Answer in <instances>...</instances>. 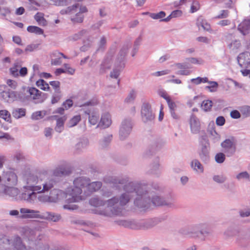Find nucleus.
Returning <instances> with one entry per match:
<instances>
[{
	"instance_id": "nucleus-23",
	"label": "nucleus",
	"mask_w": 250,
	"mask_h": 250,
	"mask_svg": "<svg viewBox=\"0 0 250 250\" xmlns=\"http://www.w3.org/2000/svg\"><path fill=\"white\" fill-rule=\"evenodd\" d=\"M3 193L15 199H17L20 194L19 190L15 188L3 186Z\"/></svg>"
},
{
	"instance_id": "nucleus-60",
	"label": "nucleus",
	"mask_w": 250,
	"mask_h": 250,
	"mask_svg": "<svg viewBox=\"0 0 250 250\" xmlns=\"http://www.w3.org/2000/svg\"><path fill=\"white\" fill-rule=\"evenodd\" d=\"M71 223L72 224H78L82 226H88L90 224L89 222H85L80 219H72L71 220Z\"/></svg>"
},
{
	"instance_id": "nucleus-12",
	"label": "nucleus",
	"mask_w": 250,
	"mask_h": 250,
	"mask_svg": "<svg viewBox=\"0 0 250 250\" xmlns=\"http://www.w3.org/2000/svg\"><path fill=\"white\" fill-rule=\"evenodd\" d=\"M31 98L35 101L36 104L42 103L45 99V94L42 93L35 87H30L28 90Z\"/></svg>"
},
{
	"instance_id": "nucleus-14",
	"label": "nucleus",
	"mask_w": 250,
	"mask_h": 250,
	"mask_svg": "<svg viewBox=\"0 0 250 250\" xmlns=\"http://www.w3.org/2000/svg\"><path fill=\"white\" fill-rule=\"evenodd\" d=\"M201 160L204 163H207L209 162V146L204 144L202 142V146L200 150L198 152Z\"/></svg>"
},
{
	"instance_id": "nucleus-21",
	"label": "nucleus",
	"mask_w": 250,
	"mask_h": 250,
	"mask_svg": "<svg viewBox=\"0 0 250 250\" xmlns=\"http://www.w3.org/2000/svg\"><path fill=\"white\" fill-rule=\"evenodd\" d=\"M71 171L69 168L63 167H57L53 170V175L55 177H62L69 175Z\"/></svg>"
},
{
	"instance_id": "nucleus-54",
	"label": "nucleus",
	"mask_w": 250,
	"mask_h": 250,
	"mask_svg": "<svg viewBox=\"0 0 250 250\" xmlns=\"http://www.w3.org/2000/svg\"><path fill=\"white\" fill-rule=\"evenodd\" d=\"M159 160L158 158H156L153 163L151 164L150 172L154 174L156 173L157 170L159 169Z\"/></svg>"
},
{
	"instance_id": "nucleus-19",
	"label": "nucleus",
	"mask_w": 250,
	"mask_h": 250,
	"mask_svg": "<svg viewBox=\"0 0 250 250\" xmlns=\"http://www.w3.org/2000/svg\"><path fill=\"white\" fill-rule=\"evenodd\" d=\"M237 29L244 36L250 34V20L243 21L238 25Z\"/></svg>"
},
{
	"instance_id": "nucleus-4",
	"label": "nucleus",
	"mask_w": 250,
	"mask_h": 250,
	"mask_svg": "<svg viewBox=\"0 0 250 250\" xmlns=\"http://www.w3.org/2000/svg\"><path fill=\"white\" fill-rule=\"evenodd\" d=\"M142 187H145L146 192L143 193V194L141 197V201L144 202L147 201L146 206L144 207H140V208L147 209L149 208L151 204H153L155 206H165L169 208H174V200L173 198H171L170 200H166L162 197L155 195L154 193L151 191L149 187L145 184H142Z\"/></svg>"
},
{
	"instance_id": "nucleus-17",
	"label": "nucleus",
	"mask_w": 250,
	"mask_h": 250,
	"mask_svg": "<svg viewBox=\"0 0 250 250\" xmlns=\"http://www.w3.org/2000/svg\"><path fill=\"white\" fill-rule=\"evenodd\" d=\"M117 224L131 229H137V221L134 220L120 219L115 221Z\"/></svg>"
},
{
	"instance_id": "nucleus-56",
	"label": "nucleus",
	"mask_w": 250,
	"mask_h": 250,
	"mask_svg": "<svg viewBox=\"0 0 250 250\" xmlns=\"http://www.w3.org/2000/svg\"><path fill=\"white\" fill-rule=\"evenodd\" d=\"M49 84L55 89V93H61L60 83L59 81H51Z\"/></svg>"
},
{
	"instance_id": "nucleus-47",
	"label": "nucleus",
	"mask_w": 250,
	"mask_h": 250,
	"mask_svg": "<svg viewBox=\"0 0 250 250\" xmlns=\"http://www.w3.org/2000/svg\"><path fill=\"white\" fill-rule=\"evenodd\" d=\"M197 24L198 26L200 25L202 28L207 31H209L210 29L209 24L207 22L205 21L202 19H198Z\"/></svg>"
},
{
	"instance_id": "nucleus-44",
	"label": "nucleus",
	"mask_w": 250,
	"mask_h": 250,
	"mask_svg": "<svg viewBox=\"0 0 250 250\" xmlns=\"http://www.w3.org/2000/svg\"><path fill=\"white\" fill-rule=\"evenodd\" d=\"M210 85L206 86L205 89H208L211 92H215L217 91V88L218 86V84L216 82L210 81L208 82Z\"/></svg>"
},
{
	"instance_id": "nucleus-64",
	"label": "nucleus",
	"mask_w": 250,
	"mask_h": 250,
	"mask_svg": "<svg viewBox=\"0 0 250 250\" xmlns=\"http://www.w3.org/2000/svg\"><path fill=\"white\" fill-rule=\"evenodd\" d=\"M168 100L167 101V104L168 105L170 111L172 110H175V109L176 108V105L175 103L173 102L171 99H167Z\"/></svg>"
},
{
	"instance_id": "nucleus-62",
	"label": "nucleus",
	"mask_w": 250,
	"mask_h": 250,
	"mask_svg": "<svg viewBox=\"0 0 250 250\" xmlns=\"http://www.w3.org/2000/svg\"><path fill=\"white\" fill-rule=\"evenodd\" d=\"M61 93H55L52 96L51 100V103L54 104L57 103L61 99Z\"/></svg>"
},
{
	"instance_id": "nucleus-6",
	"label": "nucleus",
	"mask_w": 250,
	"mask_h": 250,
	"mask_svg": "<svg viewBox=\"0 0 250 250\" xmlns=\"http://www.w3.org/2000/svg\"><path fill=\"white\" fill-rule=\"evenodd\" d=\"M198 228L200 229L199 232H193L191 229H188L181 230V232L183 235L191 237H199L202 240H205L206 237L212 234V230L206 224H199Z\"/></svg>"
},
{
	"instance_id": "nucleus-7",
	"label": "nucleus",
	"mask_w": 250,
	"mask_h": 250,
	"mask_svg": "<svg viewBox=\"0 0 250 250\" xmlns=\"http://www.w3.org/2000/svg\"><path fill=\"white\" fill-rule=\"evenodd\" d=\"M42 193L38 197L39 201L42 203H56L62 198L64 194L62 190L56 188L51 190L49 195Z\"/></svg>"
},
{
	"instance_id": "nucleus-32",
	"label": "nucleus",
	"mask_w": 250,
	"mask_h": 250,
	"mask_svg": "<svg viewBox=\"0 0 250 250\" xmlns=\"http://www.w3.org/2000/svg\"><path fill=\"white\" fill-rule=\"evenodd\" d=\"M89 145V141L87 138H83L81 139L79 142L76 145V148L78 150H81L87 147Z\"/></svg>"
},
{
	"instance_id": "nucleus-39",
	"label": "nucleus",
	"mask_w": 250,
	"mask_h": 250,
	"mask_svg": "<svg viewBox=\"0 0 250 250\" xmlns=\"http://www.w3.org/2000/svg\"><path fill=\"white\" fill-rule=\"evenodd\" d=\"M81 119V118L80 115H76L74 116L69 120V122L68 123V126L69 127H72L75 126L80 121Z\"/></svg>"
},
{
	"instance_id": "nucleus-42",
	"label": "nucleus",
	"mask_w": 250,
	"mask_h": 250,
	"mask_svg": "<svg viewBox=\"0 0 250 250\" xmlns=\"http://www.w3.org/2000/svg\"><path fill=\"white\" fill-rule=\"evenodd\" d=\"M226 154L223 152L217 153L214 157L215 160L217 163L222 164L226 159Z\"/></svg>"
},
{
	"instance_id": "nucleus-48",
	"label": "nucleus",
	"mask_w": 250,
	"mask_h": 250,
	"mask_svg": "<svg viewBox=\"0 0 250 250\" xmlns=\"http://www.w3.org/2000/svg\"><path fill=\"white\" fill-rule=\"evenodd\" d=\"M34 213H28V214L23 215L22 218H41L42 215L39 214V211L37 210H33Z\"/></svg>"
},
{
	"instance_id": "nucleus-3",
	"label": "nucleus",
	"mask_w": 250,
	"mask_h": 250,
	"mask_svg": "<svg viewBox=\"0 0 250 250\" xmlns=\"http://www.w3.org/2000/svg\"><path fill=\"white\" fill-rule=\"evenodd\" d=\"M24 179L26 185L23 187V188L36 191L38 193L48 191L56 183L54 178L44 179L41 177V175L37 176L32 173L26 175Z\"/></svg>"
},
{
	"instance_id": "nucleus-40",
	"label": "nucleus",
	"mask_w": 250,
	"mask_h": 250,
	"mask_svg": "<svg viewBox=\"0 0 250 250\" xmlns=\"http://www.w3.org/2000/svg\"><path fill=\"white\" fill-rule=\"evenodd\" d=\"M227 177L224 175H215L212 177L213 180L218 184H223L227 180Z\"/></svg>"
},
{
	"instance_id": "nucleus-16",
	"label": "nucleus",
	"mask_w": 250,
	"mask_h": 250,
	"mask_svg": "<svg viewBox=\"0 0 250 250\" xmlns=\"http://www.w3.org/2000/svg\"><path fill=\"white\" fill-rule=\"evenodd\" d=\"M3 179L6 184L10 186L15 185L18 181L17 176L12 171L6 172L4 175Z\"/></svg>"
},
{
	"instance_id": "nucleus-20",
	"label": "nucleus",
	"mask_w": 250,
	"mask_h": 250,
	"mask_svg": "<svg viewBox=\"0 0 250 250\" xmlns=\"http://www.w3.org/2000/svg\"><path fill=\"white\" fill-rule=\"evenodd\" d=\"M62 217L60 214L52 212L46 211L42 214V219L47 220L53 222H58L61 220Z\"/></svg>"
},
{
	"instance_id": "nucleus-33",
	"label": "nucleus",
	"mask_w": 250,
	"mask_h": 250,
	"mask_svg": "<svg viewBox=\"0 0 250 250\" xmlns=\"http://www.w3.org/2000/svg\"><path fill=\"white\" fill-rule=\"evenodd\" d=\"M210 138L214 143L219 141L220 139V135L218 134L214 127H211L208 129Z\"/></svg>"
},
{
	"instance_id": "nucleus-30",
	"label": "nucleus",
	"mask_w": 250,
	"mask_h": 250,
	"mask_svg": "<svg viewBox=\"0 0 250 250\" xmlns=\"http://www.w3.org/2000/svg\"><path fill=\"white\" fill-rule=\"evenodd\" d=\"M239 233L238 229L234 227H229L224 232V235L226 238H229L236 235Z\"/></svg>"
},
{
	"instance_id": "nucleus-46",
	"label": "nucleus",
	"mask_w": 250,
	"mask_h": 250,
	"mask_svg": "<svg viewBox=\"0 0 250 250\" xmlns=\"http://www.w3.org/2000/svg\"><path fill=\"white\" fill-rule=\"evenodd\" d=\"M45 115V112L44 111H36L34 112L31 115V118L33 120H39L42 118Z\"/></svg>"
},
{
	"instance_id": "nucleus-50",
	"label": "nucleus",
	"mask_w": 250,
	"mask_h": 250,
	"mask_svg": "<svg viewBox=\"0 0 250 250\" xmlns=\"http://www.w3.org/2000/svg\"><path fill=\"white\" fill-rule=\"evenodd\" d=\"M92 45V41H90L89 39L85 40L83 41V44L81 47L80 49L82 51L85 52L88 50Z\"/></svg>"
},
{
	"instance_id": "nucleus-35",
	"label": "nucleus",
	"mask_w": 250,
	"mask_h": 250,
	"mask_svg": "<svg viewBox=\"0 0 250 250\" xmlns=\"http://www.w3.org/2000/svg\"><path fill=\"white\" fill-rule=\"evenodd\" d=\"M146 14H149V16L154 20H162L166 16V13L164 11H160L158 13H146Z\"/></svg>"
},
{
	"instance_id": "nucleus-22",
	"label": "nucleus",
	"mask_w": 250,
	"mask_h": 250,
	"mask_svg": "<svg viewBox=\"0 0 250 250\" xmlns=\"http://www.w3.org/2000/svg\"><path fill=\"white\" fill-rule=\"evenodd\" d=\"M111 124L110 115L109 113L104 114L101 117V121L98 126L103 128H105L109 127Z\"/></svg>"
},
{
	"instance_id": "nucleus-61",
	"label": "nucleus",
	"mask_w": 250,
	"mask_h": 250,
	"mask_svg": "<svg viewBox=\"0 0 250 250\" xmlns=\"http://www.w3.org/2000/svg\"><path fill=\"white\" fill-rule=\"evenodd\" d=\"M189 62L194 64H203L204 62L202 59H198L196 58H190L188 59Z\"/></svg>"
},
{
	"instance_id": "nucleus-63",
	"label": "nucleus",
	"mask_w": 250,
	"mask_h": 250,
	"mask_svg": "<svg viewBox=\"0 0 250 250\" xmlns=\"http://www.w3.org/2000/svg\"><path fill=\"white\" fill-rule=\"evenodd\" d=\"M106 42V38L104 36H103L101 38V40L100 41L99 46V48H98V49L97 50V51H98L101 49H103L104 46L105 45Z\"/></svg>"
},
{
	"instance_id": "nucleus-9",
	"label": "nucleus",
	"mask_w": 250,
	"mask_h": 250,
	"mask_svg": "<svg viewBox=\"0 0 250 250\" xmlns=\"http://www.w3.org/2000/svg\"><path fill=\"white\" fill-rule=\"evenodd\" d=\"M234 140L233 138L227 139L221 144L224 152L228 157L232 156L236 152V146Z\"/></svg>"
},
{
	"instance_id": "nucleus-11",
	"label": "nucleus",
	"mask_w": 250,
	"mask_h": 250,
	"mask_svg": "<svg viewBox=\"0 0 250 250\" xmlns=\"http://www.w3.org/2000/svg\"><path fill=\"white\" fill-rule=\"evenodd\" d=\"M115 53V49H111L103 60L99 70L100 74H104L107 70L110 69L112 64V57Z\"/></svg>"
},
{
	"instance_id": "nucleus-5",
	"label": "nucleus",
	"mask_w": 250,
	"mask_h": 250,
	"mask_svg": "<svg viewBox=\"0 0 250 250\" xmlns=\"http://www.w3.org/2000/svg\"><path fill=\"white\" fill-rule=\"evenodd\" d=\"M131 44L127 43L124 44L120 50L115 60V68L110 72V76L112 78L117 79L120 74L121 70L124 68L125 58L128 50L131 47Z\"/></svg>"
},
{
	"instance_id": "nucleus-43",
	"label": "nucleus",
	"mask_w": 250,
	"mask_h": 250,
	"mask_svg": "<svg viewBox=\"0 0 250 250\" xmlns=\"http://www.w3.org/2000/svg\"><path fill=\"white\" fill-rule=\"evenodd\" d=\"M212 106V102L210 100H205L202 102L201 107L206 111L210 110Z\"/></svg>"
},
{
	"instance_id": "nucleus-36",
	"label": "nucleus",
	"mask_w": 250,
	"mask_h": 250,
	"mask_svg": "<svg viewBox=\"0 0 250 250\" xmlns=\"http://www.w3.org/2000/svg\"><path fill=\"white\" fill-rule=\"evenodd\" d=\"M36 85L43 90H48L50 89L48 83L43 79H40L36 82Z\"/></svg>"
},
{
	"instance_id": "nucleus-18",
	"label": "nucleus",
	"mask_w": 250,
	"mask_h": 250,
	"mask_svg": "<svg viewBox=\"0 0 250 250\" xmlns=\"http://www.w3.org/2000/svg\"><path fill=\"white\" fill-rule=\"evenodd\" d=\"M36 191L31 189H24V191L21 194V198L29 203H32L37 198Z\"/></svg>"
},
{
	"instance_id": "nucleus-34",
	"label": "nucleus",
	"mask_w": 250,
	"mask_h": 250,
	"mask_svg": "<svg viewBox=\"0 0 250 250\" xmlns=\"http://www.w3.org/2000/svg\"><path fill=\"white\" fill-rule=\"evenodd\" d=\"M241 46L240 41L238 40L232 41L228 44L229 48L233 52H236Z\"/></svg>"
},
{
	"instance_id": "nucleus-59",
	"label": "nucleus",
	"mask_w": 250,
	"mask_h": 250,
	"mask_svg": "<svg viewBox=\"0 0 250 250\" xmlns=\"http://www.w3.org/2000/svg\"><path fill=\"white\" fill-rule=\"evenodd\" d=\"M200 8V4L198 1L194 0L190 7V12L194 13L198 10Z\"/></svg>"
},
{
	"instance_id": "nucleus-15",
	"label": "nucleus",
	"mask_w": 250,
	"mask_h": 250,
	"mask_svg": "<svg viewBox=\"0 0 250 250\" xmlns=\"http://www.w3.org/2000/svg\"><path fill=\"white\" fill-rule=\"evenodd\" d=\"M189 124L190 130L192 133L197 134L200 130V123L196 116L192 114L190 117Z\"/></svg>"
},
{
	"instance_id": "nucleus-29",
	"label": "nucleus",
	"mask_w": 250,
	"mask_h": 250,
	"mask_svg": "<svg viewBox=\"0 0 250 250\" xmlns=\"http://www.w3.org/2000/svg\"><path fill=\"white\" fill-rule=\"evenodd\" d=\"M66 118L65 116L60 117L57 119V124L55 130L58 132H61L63 129V125Z\"/></svg>"
},
{
	"instance_id": "nucleus-45",
	"label": "nucleus",
	"mask_w": 250,
	"mask_h": 250,
	"mask_svg": "<svg viewBox=\"0 0 250 250\" xmlns=\"http://www.w3.org/2000/svg\"><path fill=\"white\" fill-rule=\"evenodd\" d=\"M87 33V31L85 29L82 30L78 32L77 33L73 35L71 37L73 41H77L80 39L82 37Z\"/></svg>"
},
{
	"instance_id": "nucleus-51",
	"label": "nucleus",
	"mask_w": 250,
	"mask_h": 250,
	"mask_svg": "<svg viewBox=\"0 0 250 250\" xmlns=\"http://www.w3.org/2000/svg\"><path fill=\"white\" fill-rule=\"evenodd\" d=\"M250 174L247 171H244L239 173L238 174L236 175V179L238 180H241L242 179H247L250 181Z\"/></svg>"
},
{
	"instance_id": "nucleus-41",
	"label": "nucleus",
	"mask_w": 250,
	"mask_h": 250,
	"mask_svg": "<svg viewBox=\"0 0 250 250\" xmlns=\"http://www.w3.org/2000/svg\"><path fill=\"white\" fill-rule=\"evenodd\" d=\"M84 19V16L81 13L77 12L75 16L71 18V21L74 23H82Z\"/></svg>"
},
{
	"instance_id": "nucleus-27",
	"label": "nucleus",
	"mask_w": 250,
	"mask_h": 250,
	"mask_svg": "<svg viewBox=\"0 0 250 250\" xmlns=\"http://www.w3.org/2000/svg\"><path fill=\"white\" fill-rule=\"evenodd\" d=\"M106 203L107 204V201H104L98 197H93L89 200V204L95 207L103 206Z\"/></svg>"
},
{
	"instance_id": "nucleus-25",
	"label": "nucleus",
	"mask_w": 250,
	"mask_h": 250,
	"mask_svg": "<svg viewBox=\"0 0 250 250\" xmlns=\"http://www.w3.org/2000/svg\"><path fill=\"white\" fill-rule=\"evenodd\" d=\"M112 139V135L106 134L101 139L99 142L100 145L102 148H105L107 147Z\"/></svg>"
},
{
	"instance_id": "nucleus-10",
	"label": "nucleus",
	"mask_w": 250,
	"mask_h": 250,
	"mask_svg": "<svg viewBox=\"0 0 250 250\" xmlns=\"http://www.w3.org/2000/svg\"><path fill=\"white\" fill-rule=\"evenodd\" d=\"M141 116L143 122L147 123L152 121L155 115L151 110L150 105L148 103H144L142 107Z\"/></svg>"
},
{
	"instance_id": "nucleus-24",
	"label": "nucleus",
	"mask_w": 250,
	"mask_h": 250,
	"mask_svg": "<svg viewBox=\"0 0 250 250\" xmlns=\"http://www.w3.org/2000/svg\"><path fill=\"white\" fill-rule=\"evenodd\" d=\"M79 4L76 3L72 6L67 7L66 8L62 9L60 11L62 15L73 14L77 12L78 9L79 8Z\"/></svg>"
},
{
	"instance_id": "nucleus-57",
	"label": "nucleus",
	"mask_w": 250,
	"mask_h": 250,
	"mask_svg": "<svg viewBox=\"0 0 250 250\" xmlns=\"http://www.w3.org/2000/svg\"><path fill=\"white\" fill-rule=\"evenodd\" d=\"M242 114L245 117L250 116V106L245 105L241 107L240 110Z\"/></svg>"
},
{
	"instance_id": "nucleus-28",
	"label": "nucleus",
	"mask_w": 250,
	"mask_h": 250,
	"mask_svg": "<svg viewBox=\"0 0 250 250\" xmlns=\"http://www.w3.org/2000/svg\"><path fill=\"white\" fill-rule=\"evenodd\" d=\"M190 166L194 170L203 172L204 167L198 160L194 159L190 163Z\"/></svg>"
},
{
	"instance_id": "nucleus-58",
	"label": "nucleus",
	"mask_w": 250,
	"mask_h": 250,
	"mask_svg": "<svg viewBox=\"0 0 250 250\" xmlns=\"http://www.w3.org/2000/svg\"><path fill=\"white\" fill-rule=\"evenodd\" d=\"M40 45V43H37V44L32 43L31 44H29L26 46V47L25 49V52L34 51V50H35L38 48Z\"/></svg>"
},
{
	"instance_id": "nucleus-1",
	"label": "nucleus",
	"mask_w": 250,
	"mask_h": 250,
	"mask_svg": "<svg viewBox=\"0 0 250 250\" xmlns=\"http://www.w3.org/2000/svg\"><path fill=\"white\" fill-rule=\"evenodd\" d=\"M104 181L106 183L113 184L118 187L119 185L123 186L124 192L118 197L116 196L107 200L108 208H112L110 212L107 210H101L99 214L106 216L111 215H119L122 212V207L126 205L130 200L134 199V204L138 208L146 206L147 201H141V197L145 193V187H142V184L137 182H128L127 178H120L113 176L104 177Z\"/></svg>"
},
{
	"instance_id": "nucleus-38",
	"label": "nucleus",
	"mask_w": 250,
	"mask_h": 250,
	"mask_svg": "<svg viewBox=\"0 0 250 250\" xmlns=\"http://www.w3.org/2000/svg\"><path fill=\"white\" fill-rule=\"evenodd\" d=\"M17 99L16 92L13 91L8 90V94L6 100V102L11 103Z\"/></svg>"
},
{
	"instance_id": "nucleus-8",
	"label": "nucleus",
	"mask_w": 250,
	"mask_h": 250,
	"mask_svg": "<svg viewBox=\"0 0 250 250\" xmlns=\"http://www.w3.org/2000/svg\"><path fill=\"white\" fill-rule=\"evenodd\" d=\"M133 127V123L130 118H125L122 122L119 137L121 140H125L130 134Z\"/></svg>"
},
{
	"instance_id": "nucleus-13",
	"label": "nucleus",
	"mask_w": 250,
	"mask_h": 250,
	"mask_svg": "<svg viewBox=\"0 0 250 250\" xmlns=\"http://www.w3.org/2000/svg\"><path fill=\"white\" fill-rule=\"evenodd\" d=\"M158 223L157 219H152L146 221H137V229H148L152 228Z\"/></svg>"
},
{
	"instance_id": "nucleus-52",
	"label": "nucleus",
	"mask_w": 250,
	"mask_h": 250,
	"mask_svg": "<svg viewBox=\"0 0 250 250\" xmlns=\"http://www.w3.org/2000/svg\"><path fill=\"white\" fill-rule=\"evenodd\" d=\"M85 113L89 115V122L92 125H95L99 120V116L95 115H89V112L85 111Z\"/></svg>"
},
{
	"instance_id": "nucleus-31",
	"label": "nucleus",
	"mask_w": 250,
	"mask_h": 250,
	"mask_svg": "<svg viewBox=\"0 0 250 250\" xmlns=\"http://www.w3.org/2000/svg\"><path fill=\"white\" fill-rule=\"evenodd\" d=\"M26 109L23 108H15L12 111V115L16 119H19L25 115Z\"/></svg>"
},
{
	"instance_id": "nucleus-37",
	"label": "nucleus",
	"mask_w": 250,
	"mask_h": 250,
	"mask_svg": "<svg viewBox=\"0 0 250 250\" xmlns=\"http://www.w3.org/2000/svg\"><path fill=\"white\" fill-rule=\"evenodd\" d=\"M27 30L30 33H34L37 35H42L43 33V30L41 28L36 26H29Z\"/></svg>"
},
{
	"instance_id": "nucleus-26",
	"label": "nucleus",
	"mask_w": 250,
	"mask_h": 250,
	"mask_svg": "<svg viewBox=\"0 0 250 250\" xmlns=\"http://www.w3.org/2000/svg\"><path fill=\"white\" fill-rule=\"evenodd\" d=\"M44 14L42 13L38 12L35 16L34 19L40 26H45L47 25V22L43 17Z\"/></svg>"
},
{
	"instance_id": "nucleus-55",
	"label": "nucleus",
	"mask_w": 250,
	"mask_h": 250,
	"mask_svg": "<svg viewBox=\"0 0 250 250\" xmlns=\"http://www.w3.org/2000/svg\"><path fill=\"white\" fill-rule=\"evenodd\" d=\"M0 117L8 122L10 119V114L6 110H0Z\"/></svg>"
},
{
	"instance_id": "nucleus-49",
	"label": "nucleus",
	"mask_w": 250,
	"mask_h": 250,
	"mask_svg": "<svg viewBox=\"0 0 250 250\" xmlns=\"http://www.w3.org/2000/svg\"><path fill=\"white\" fill-rule=\"evenodd\" d=\"M136 98V93L134 90H131L127 97L125 99V102L126 103H132Z\"/></svg>"
},
{
	"instance_id": "nucleus-53",
	"label": "nucleus",
	"mask_w": 250,
	"mask_h": 250,
	"mask_svg": "<svg viewBox=\"0 0 250 250\" xmlns=\"http://www.w3.org/2000/svg\"><path fill=\"white\" fill-rule=\"evenodd\" d=\"M53 4L58 6H63L68 5L67 0H51Z\"/></svg>"
},
{
	"instance_id": "nucleus-2",
	"label": "nucleus",
	"mask_w": 250,
	"mask_h": 250,
	"mask_svg": "<svg viewBox=\"0 0 250 250\" xmlns=\"http://www.w3.org/2000/svg\"><path fill=\"white\" fill-rule=\"evenodd\" d=\"M102 186L100 181L90 182L88 177L82 176L75 178L73 181V186L68 188L66 193L71 198L68 199L69 202H78L84 199L82 194L88 196L91 193L98 191Z\"/></svg>"
}]
</instances>
